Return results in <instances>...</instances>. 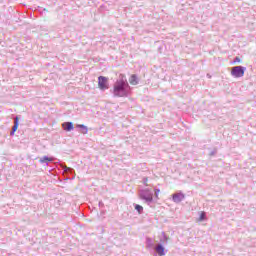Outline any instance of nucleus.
Instances as JSON below:
<instances>
[{"label": "nucleus", "mask_w": 256, "mask_h": 256, "mask_svg": "<svg viewBox=\"0 0 256 256\" xmlns=\"http://www.w3.org/2000/svg\"><path fill=\"white\" fill-rule=\"evenodd\" d=\"M120 77L121 79L114 83L112 90L113 95L114 97H127V95H129V92H127V87H129V85L127 84L125 75L121 74Z\"/></svg>", "instance_id": "f257e3e1"}, {"label": "nucleus", "mask_w": 256, "mask_h": 256, "mask_svg": "<svg viewBox=\"0 0 256 256\" xmlns=\"http://www.w3.org/2000/svg\"><path fill=\"white\" fill-rule=\"evenodd\" d=\"M98 89H100V91H107V89H109V78L105 76H99Z\"/></svg>", "instance_id": "f03ea898"}, {"label": "nucleus", "mask_w": 256, "mask_h": 256, "mask_svg": "<svg viewBox=\"0 0 256 256\" xmlns=\"http://www.w3.org/2000/svg\"><path fill=\"white\" fill-rule=\"evenodd\" d=\"M231 75L232 77L239 79V77H243V75H245V68L243 66H235L231 69Z\"/></svg>", "instance_id": "7ed1b4c3"}, {"label": "nucleus", "mask_w": 256, "mask_h": 256, "mask_svg": "<svg viewBox=\"0 0 256 256\" xmlns=\"http://www.w3.org/2000/svg\"><path fill=\"white\" fill-rule=\"evenodd\" d=\"M185 199V194L179 192L172 195V200L174 203H181L182 200Z\"/></svg>", "instance_id": "20e7f679"}, {"label": "nucleus", "mask_w": 256, "mask_h": 256, "mask_svg": "<svg viewBox=\"0 0 256 256\" xmlns=\"http://www.w3.org/2000/svg\"><path fill=\"white\" fill-rule=\"evenodd\" d=\"M155 251H156V253H157L159 256H164V255H165V248H164L163 245H161V244H159V245L156 246Z\"/></svg>", "instance_id": "39448f33"}, {"label": "nucleus", "mask_w": 256, "mask_h": 256, "mask_svg": "<svg viewBox=\"0 0 256 256\" xmlns=\"http://www.w3.org/2000/svg\"><path fill=\"white\" fill-rule=\"evenodd\" d=\"M62 128L64 131H73V123L72 122H64L62 124Z\"/></svg>", "instance_id": "423d86ee"}, {"label": "nucleus", "mask_w": 256, "mask_h": 256, "mask_svg": "<svg viewBox=\"0 0 256 256\" xmlns=\"http://www.w3.org/2000/svg\"><path fill=\"white\" fill-rule=\"evenodd\" d=\"M130 85H139V80L137 78V75L132 74L129 78Z\"/></svg>", "instance_id": "0eeeda50"}, {"label": "nucleus", "mask_w": 256, "mask_h": 256, "mask_svg": "<svg viewBox=\"0 0 256 256\" xmlns=\"http://www.w3.org/2000/svg\"><path fill=\"white\" fill-rule=\"evenodd\" d=\"M17 129H19V117H16L14 120V126L12 127L11 135H13Z\"/></svg>", "instance_id": "6e6552de"}, {"label": "nucleus", "mask_w": 256, "mask_h": 256, "mask_svg": "<svg viewBox=\"0 0 256 256\" xmlns=\"http://www.w3.org/2000/svg\"><path fill=\"white\" fill-rule=\"evenodd\" d=\"M140 197L141 199H144L145 201H148V202L153 201V195L151 194H147V195L141 194Z\"/></svg>", "instance_id": "1a4fd4ad"}, {"label": "nucleus", "mask_w": 256, "mask_h": 256, "mask_svg": "<svg viewBox=\"0 0 256 256\" xmlns=\"http://www.w3.org/2000/svg\"><path fill=\"white\" fill-rule=\"evenodd\" d=\"M135 209H136V211H138V213H142V212H143V206H141V205H139V204H137V205L135 206Z\"/></svg>", "instance_id": "9d476101"}, {"label": "nucleus", "mask_w": 256, "mask_h": 256, "mask_svg": "<svg viewBox=\"0 0 256 256\" xmlns=\"http://www.w3.org/2000/svg\"><path fill=\"white\" fill-rule=\"evenodd\" d=\"M206 214L205 212H200L199 221H205Z\"/></svg>", "instance_id": "9b49d317"}, {"label": "nucleus", "mask_w": 256, "mask_h": 256, "mask_svg": "<svg viewBox=\"0 0 256 256\" xmlns=\"http://www.w3.org/2000/svg\"><path fill=\"white\" fill-rule=\"evenodd\" d=\"M77 127H79L80 129H84L85 133H87V127H85V125L78 124Z\"/></svg>", "instance_id": "f8f14e48"}, {"label": "nucleus", "mask_w": 256, "mask_h": 256, "mask_svg": "<svg viewBox=\"0 0 256 256\" xmlns=\"http://www.w3.org/2000/svg\"><path fill=\"white\" fill-rule=\"evenodd\" d=\"M159 193H161V190L156 189V190H155V197H157V198H158V197H159Z\"/></svg>", "instance_id": "ddd939ff"}, {"label": "nucleus", "mask_w": 256, "mask_h": 256, "mask_svg": "<svg viewBox=\"0 0 256 256\" xmlns=\"http://www.w3.org/2000/svg\"><path fill=\"white\" fill-rule=\"evenodd\" d=\"M234 63H241V58L236 57Z\"/></svg>", "instance_id": "4468645a"}, {"label": "nucleus", "mask_w": 256, "mask_h": 256, "mask_svg": "<svg viewBox=\"0 0 256 256\" xmlns=\"http://www.w3.org/2000/svg\"><path fill=\"white\" fill-rule=\"evenodd\" d=\"M44 161H51V159H49V158H44Z\"/></svg>", "instance_id": "2eb2a0df"}]
</instances>
